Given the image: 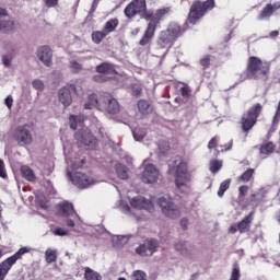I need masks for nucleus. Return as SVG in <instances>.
Here are the masks:
<instances>
[{"mask_svg": "<svg viewBox=\"0 0 280 280\" xmlns=\"http://www.w3.org/2000/svg\"><path fill=\"white\" fill-rule=\"evenodd\" d=\"M118 25L119 21L117 19L110 20L106 22L103 31H105V34L108 36V34H112V32H115V30H117Z\"/></svg>", "mask_w": 280, "mask_h": 280, "instance_id": "obj_31", "label": "nucleus"}, {"mask_svg": "<svg viewBox=\"0 0 280 280\" xmlns=\"http://www.w3.org/2000/svg\"><path fill=\"white\" fill-rule=\"evenodd\" d=\"M170 14L168 8L158 9L154 13L147 11L144 13V19L149 21L148 25H153V28L156 30L159 23H161L162 19H165Z\"/></svg>", "mask_w": 280, "mask_h": 280, "instance_id": "obj_13", "label": "nucleus"}, {"mask_svg": "<svg viewBox=\"0 0 280 280\" xmlns=\"http://www.w3.org/2000/svg\"><path fill=\"white\" fill-rule=\"evenodd\" d=\"M14 137H15L16 143L20 144L21 148L25 145H32V142L34 141V138L32 137V131H30L28 125L19 126L15 129Z\"/></svg>", "mask_w": 280, "mask_h": 280, "instance_id": "obj_11", "label": "nucleus"}, {"mask_svg": "<svg viewBox=\"0 0 280 280\" xmlns=\"http://www.w3.org/2000/svg\"><path fill=\"white\" fill-rule=\"evenodd\" d=\"M220 170H222V161L220 160L210 161V172H212V174H218Z\"/></svg>", "mask_w": 280, "mask_h": 280, "instance_id": "obj_38", "label": "nucleus"}, {"mask_svg": "<svg viewBox=\"0 0 280 280\" xmlns=\"http://www.w3.org/2000/svg\"><path fill=\"white\" fill-rule=\"evenodd\" d=\"M46 264H54L58 259V249L48 248L45 252Z\"/></svg>", "mask_w": 280, "mask_h": 280, "instance_id": "obj_30", "label": "nucleus"}, {"mask_svg": "<svg viewBox=\"0 0 280 280\" xmlns=\"http://www.w3.org/2000/svg\"><path fill=\"white\" fill-rule=\"evenodd\" d=\"M142 182H144L147 185H154L155 183H159V170H156L154 164H144Z\"/></svg>", "mask_w": 280, "mask_h": 280, "instance_id": "obj_15", "label": "nucleus"}, {"mask_svg": "<svg viewBox=\"0 0 280 280\" xmlns=\"http://www.w3.org/2000/svg\"><path fill=\"white\" fill-rule=\"evenodd\" d=\"M103 102L102 96L97 98V95L91 94L88 97L86 103L84 104L85 110H93V108H98V110H102Z\"/></svg>", "mask_w": 280, "mask_h": 280, "instance_id": "obj_22", "label": "nucleus"}, {"mask_svg": "<svg viewBox=\"0 0 280 280\" xmlns=\"http://www.w3.org/2000/svg\"><path fill=\"white\" fill-rule=\"evenodd\" d=\"M32 86L35 91H45V82L40 79H35L32 81Z\"/></svg>", "mask_w": 280, "mask_h": 280, "instance_id": "obj_44", "label": "nucleus"}, {"mask_svg": "<svg viewBox=\"0 0 280 280\" xmlns=\"http://www.w3.org/2000/svg\"><path fill=\"white\" fill-rule=\"evenodd\" d=\"M180 92H182L183 97H189V88L183 86V88H180Z\"/></svg>", "mask_w": 280, "mask_h": 280, "instance_id": "obj_54", "label": "nucleus"}, {"mask_svg": "<svg viewBox=\"0 0 280 280\" xmlns=\"http://www.w3.org/2000/svg\"><path fill=\"white\" fill-rule=\"evenodd\" d=\"M178 36H180V25L177 23H171L167 26V30L160 33V37L158 39L159 49H170Z\"/></svg>", "mask_w": 280, "mask_h": 280, "instance_id": "obj_5", "label": "nucleus"}, {"mask_svg": "<svg viewBox=\"0 0 280 280\" xmlns=\"http://www.w3.org/2000/svg\"><path fill=\"white\" fill-rule=\"evenodd\" d=\"M54 235H58L59 237H65V235H69V231L63 228H56L54 230Z\"/></svg>", "mask_w": 280, "mask_h": 280, "instance_id": "obj_47", "label": "nucleus"}, {"mask_svg": "<svg viewBox=\"0 0 280 280\" xmlns=\"http://www.w3.org/2000/svg\"><path fill=\"white\" fill-rule=\"evenodd\" d=\"M175 187L180 194H189L191 191V175L187 162L180 161L175 165Z\"/></svg>", "mask_w": 280, "mask_h": 280, "instance_id": "obj_4", "label": "nucleus"}, {"mask_svg": "<svg viewBox=\"0 0 280 280\" xmlns=\"http://www.w3.org/2000/svg\"><path fill=\"white\" fill-rule=\"evenodd\" d=\"M139 32H140L139 28H135V30L131 32V34H132L133 36H137V34H139Z\"/></svg>", "mask_w": 280, "mask_h": 280, "instance_id": "obj_60", "label": "nucleus"}, {"mask_svg": "<svg viewBox=\"0 0 280 280\" xmlns=\"http://www.w3.org/2000/svg\"><path fill=\"white\" fill-rule=\"evenodd\" d=\"M70 89H73L74 93L77 95H84V90L82 89L81 84H77V85H70Z\"/></svg>", "mask_w": 280, "mask_h": 280, "instance_id": "obj_49", "label": "nucleus"}, {"mask_svg": "<svg viewBox=\"0 0 280 280\" xmlns=\"http://www.w3.org/2000/svg\"><path fill=\"white\" fill-rule=\"evenodd\" d=\"M174 248L182 257H186L189 259L191 257V249L189 248V244L185 241H178L174 244Z\"/></svg>", "mask_w": 280, "mask_h": 280, "instance_id": "obj_23", "label": "nucleus"}, {"mask_svg": "<svg viewBox=\"0 0 280 280\" xmlns=\"http://www.w3.org/2000/svg\"><path fill=\"white\" fill-rule=\"evenodd\" d=\"M31 250H32V248H30V247H22L13 256H11V257L7 258L4 261H2L0 264V280L5 279L8 272H10V269L12 268V266H14L16 264V261H19V259H21V257H23V255L30 253Z\"/></svg>", "mask_w": 280, "mask_h": 280, "instance_id": "obj_8", "label": "nucleus"}, {"mask_svg": "<svg viewBox=\"0 0 280 280\" xmlns=\"http://www.w3.org/2000/svg\"><path fill=\"white\" fill-rule=\"evenodd\" d=\"M212 8H215V1L214 0H207L206 2L196 1L191 7L188 14V21L192 25H196L202 19L209 10Z\"/></svg>", "mask_w": 280, "mask_h": 280, "instance_id": "obj_6", "label": "nucleus"}, {"mask_svg": "<svg viewBox=\"0 0 280 280\" xmlns=\"http://www.w3.org/2000/svg\"><path fill=\"white\" fill-rule=\"evenodd\" d=\"M129 205L124 202V200L119 199L115 202V208L119 209L121 213H125V215H129V218H133V220H140L139 211H152L154 209V205H152V201L149 199H145V197L138 195L136 197L128 196Z\"/></svg>", "mask_w": 280, "mask_h": 280, "instance_id": "obj_2", "label": "nucleus"}, {"mask_svg": "<svg viewBox=\"0 0 280 280\" xmlns=\"http://www.w3.org/2000/svg\"><path fill=\"white\" fill-rule=\"evenodd\" d=\"M142 89L139 85H133L131 90V94L135 95V97H139L141 95Z\"/></svg>", "mask_w": 280, "mask_h": 280, "instance_id": "obj_52", "label": "nucleus"}, {"mask_svg": "<svg viewBox=\"0 0 280 280\" xmlns=\"http://www.w3.org/2000/svg\"><path fill=\"white\" fill-rule=\"evenodd\" d=\"M237 231H240V229L237 228V225H232L229 230L230 233H237Z\"/></svg>", "mask_w": 280, "mask_h": 280, "instance_id": "obj_58", "label": "nucleus"}, {"mask_svg": "<svg viewBox=\"0 0 280 280\" xmlns=\"http://www.w3.org/2000/svg\"><path fill=\"white\" fill-rule=\"evenodd\" d=\"M240 277H242L240 271V265H234L229 280H240Z\"/></svg>", "mask_w": 280, "mask_h": 280, "instance_id": "obj_43", "label": "nucleus"}, {"mask_svg": "<svg viewBox=\"0 0 280 280\" xmlns=\"http://www.w3.org/2000/svg\"><path fill=\"white\" fill-rule=\"evenodd\" d=\"M255 174V170L249 168L245 171L240 177H238V183H248L252 178L253 175Z\"/></svg>", "mask_w": 280, "mask_h": 280, "instance_id": "obj_37", "label": "nucleus"}, {"mask_svg": "<svg viewBox=\"0 0 280 280\" xmlns=\"http://www.w3.org/2000/svg\"><path fill=\"white\" fill-rule=\"evenodd\" d=\"M4 104L9 108V110H12V105L14 104V98H12V95L5 97Z\"/></svg>", "mask_w": 280, "mask_h": 280, "instance_id": "obj_50", "label": "nucleus"}, {"mask_svg": "<svg viewBox=\"0 0 280 280\" xmlns=\"http://www.w3.org/2000/svg\"><path fill=\"white\" fill-rule=\"evenodd\" d=\"M238 191L240 196H246V194H248V186H241Z\"/></svg>", "mask_w": 280, "mask_h": 280, "instance_id": "obj_55", "label": "nucleus"}, {"mask_svg": "<svg viewBox=\"0 0 280 280\" xmlns=\"http://www.w3.org/2000/svg\"><path fill=\"white\" fill-rule=\"evenodd\" d=\"M248 71L255 78H264L270 71V63L257 57L249 58Z\"/></svg>", "mask_w": 280, "mask_h": 280, "instance_id": "obj_10", "label": "nucleus"}, {"mask_svg": "<svg viewBox=\"0 0 280 280\" xmlns=\"http://www.w3.org/2000/svg\"><path fill=\"white\" fill-rule=\"evenodd\" d=\"M70 128L72 130H78L74 135V139L78 143L79 148H89L90 150H95L97 148V140L93 135H91V131L89 128L84 127V119L82 116H70Z\"/></svg>", "mask_w": 280, "mask_h": 280, "instance_id": "obj_3", "label": "nucleus"}, {"mask_svg": "<svg viewBox=\"0 0 280 280\" xmlns=\"http://www.w3.org/2000/svg\"><path fill=\"white\" fill-rule=\"evenodd\" d=\"M84 277L86 280H102V275L89 267L85 268Z\"/></svg>", "mask_w": 280, "mask_h": 280, "instance_id": "obj_33", "label": "nucleus"}, {"mask_svg": "<svg viewBox=\"0 0 280 280\" xmlns=\"http://www.w3.org/2000/svg\"><path fill=\"white\" fill-rule=\"evenodd\" d=\"M167 152H170V143H167V142H160L158 144V154L163 156V155L167 154Z\"/></svg>", "mask_w": 280, "mask_h": 280, "instance_id": "obj_40", "label": "nucleus"}, {"mask_svg": "<svg viewBox=\"0 0 280 280\" xmlns=\"http://www.w3.org/2000/svg\"><path fill=\"white\" fill-rule=\"evenodd\" d=\"M21 174L24 176L25 180H28V183H36V174H34L32 167L27 165L22 166Z\"/></svg>", "mask_w": 280, "mask_h": 280, "instance_id": "obj_26", "label": "nucleus"}, {"mask_svg": "<svg viewBox=\"0 0 280 280\" xmlns=\"http://www.w3.org/2000/svg\"><path fill=\"white\" fill-rule=\"evenodd\" d=\"M59 102L66 108L71 106L73 97L71 96V89L69 86L61 88L58 92Z\"/></svg>", "mask_w": 280, "mask_h": 280, "instance_id": "obj_21", "label": "nucleus"}, {"mask_svg": "<svg viewBox=\"0 0 280 280\" xmlns=\"http://www.w3.org/2000/svg\"><path fill=\"white\" fill-rule=\"evenodd\" d=\"M148 275L143 270H135L131 275V280H147Z\"/></svg>", "mask_w": 280, "mask_h": 280, "instance_id": "obj_41", "label": "nucleus"}, {"mask_svg": "<svg viewBox=\"0 0 280 280\" xmlns=\"http://www.w3.org/2000/svg\"><path fill=\"white\" fill-rule=\"evenodd\" d=\"M36 56L45 67H51L54 65V51L49 46L39 47Z\"/></svg>", "mask_w": 280, "mask_h": 280, "instance_id": "obj_17", "label": "nucleus"}, {"mask_svg": "<svg viewBox=\"0 0 280 280\" xmlns=\"http://www.w3.org/2000/svg\"><path fill=\"white\" fill-rule=\"evenodd\" d=\"M275 152V144L272 142L266 143L260 148V154H272Z\"/></svg>", "mask_w": 280, "mask_h": 280, "instance_id": "obj_39", "label": "nucleus"}, {"mask_svg": "<svg viewBox=\"0 0 280 280\" xmlns=\"http://www.w3.org/2000/svg\"><path fill=\"white\" fill-rule=\"evenodd\" d=\"M57 215H60L61 218H69L71 215H74L75 210L73 209V203L69 201H62L61 203H58L57 207Z\"/></svg>", "mask_w": 280, "mask_h": 280, "instance_id": "obj_20", "label": "nucleus"}, {"mask_svg": "<svg viewBox=\"0 0 280 280\" xmlns=\"http://www.w3.org/2000/svg\"><path fill=\"white\" fill-rule=\"evenodd\" d=\"M46 5L48 8H55V5H58V0H46Z\"/></svg>", "mask_w": 280, "mask_h": 280, "instance_id": "obj_56", "label": "nucleus"}, {"mask_svg": "<svg viewBox=\"0 0 280 280\" xmlns=\"http://www.w3.org/2000/svg\"><path fill=\"white\" fill-rule=\"evenodd\" d=\"M219 143H220V138H218V137L212 138L208 144L209 150L215 149L219 152V150L221 148V152H224L231 148V145H230L229 148L223 149L222 144H219Z\"/></svg>", "mask_w": 280, "mask_h": 280, "instance_id": "obj_32", "label": "nucleus"}, {"mask_svg": "<svg viewBox=\"0 0 280 280\" xmlns=\"http://www.w3.org/2000/svg\"><path fill=\"white\" fill-rule=\"evenodd\" d=\"M200 65L201 67H209V65H211V57L210 56H206L200 60Z\"/></svg>", "mask_w": 280, "mask_h": 280, "instance_id": "obj_51", "label": "nucleus"}, {"mask_svg": "<svg viewBox=\"0 0 280 280\" xmlns=\"http://www.w3.org/2000/svg\"><path fill=\"white\" fill-rule=\"evenodd\" d=\"M116 174L120 180H127L128 176H130V171L124 164L116 165Z\"/></svg>", "mask_w": 280, "mask_h": 280, "instance_id": "obj_27", "label": "nucleus"}, {"mask_svg": "<svg viewBox=\"0 0 280 280\" xmlns=\"http://www.w3.org/2000/svg\"><path fill=\"white\" fill-rule=\"evenodd\" d=\"M154 32H156V28H154V25L148 24L144 35L139 42V45H141V47H145V45H150V42L152 40V38H154Z\"/></svg>", "mask_w": 280, "mask_h": 280, "instance_id": "obj_25", "label": "nucleus"}, {"mask_svg": "<svg viewBox=\"0 0 280 280\" xmlns=\"http://www.w3.org/2000/svg\"><path fill=\"white\" fill-rule=\"evenodd\" d=\"M261 113V104L254 105L247 113H245L241 119V125L244 132H248L253 129V126L257 124V117Z\"/></svg>", "mask_w": 280, "mask_h": 280, "instance_id": "obj_9", "label": "nucleus"}, {"mask_svg": "<svg viewBox=\"0 0 280 280\" xmlns=\"http://www.w3.org/2000/svg\"><path fill=\"white\" fill-rule=\"evenodd\" d=\"M2 63L4 65V67H10V65H12V58L4 56L2 58Z\"/></svg>", "mask_w": 280, "mask_h": 280, "instance_id": "obj_53", "label": "nucleus"}, {"mask_svg": "<svg viewBox=\"0 0 280 280\" xmlns=\"http://www.w3.org/2000/svg\"><path fill=\"white\" fill-rule=\"evenodd\" d=\"M280 9V2L272 4H267L261 13L258 15L259 21H266V19H270L272 16L273 12H277V10Z\"/></svg>", "mask_w": 280, "mask_h": 280, "instance_id": "obj_24", "label": "nucleus"}, {"mask_svg": "<svg viewBox=\"0 0 280 280\" xmlns=\"http://www.w3.org/2000/svg\"><path fill=\"white\" fill-rule=\"evenodd\" d=\"M270 36H271V38H276V36H279V32L278 31H272L270 33Z\"/></svg>", "mask_w": 280, "mask_h": 280, "instance_id": "obj_59", "label": "nucleus"}, {"mask_svg": "<svg viewBox=\"0 0 280 280\" xmlns=\"http://www.w3.org/2000/svg\"><path fill=\"white\" fill-rule=\"evenodd\" d=\"M70 69L71 71H73L74 73H79V71H82V65L79 63L75 60L70 61Z\"/></svg>", "mask_w": 280, "mask_h": 280, "instance_id": "obj_45", "label": "nucleus"}, {"mask_svg": "<svg viewBox=\"0 0 280 280\" xmlns=\"http://www.w3.org/2000/svg\"><path fill=\"white\" fill-rule=\"evenodd\" d=\"M63 152L65 154H67V147H63Z\"/></svg>", "mask_w": 280, "mask_h": 280, "instance_id": "obj_61", "label": "nucleus"}, {"mask_svg": "<svg viewBox=\"0 0 280 280\" xmlns=\"http://www.w3.org/2000/svg\"><path fill=\"white\" fill-rule=\"evenodd\" d=\"M2 255H3V252L0 249V259H1Z\"/></svg>", "mask_w": 280, "mask_h": 280, "instance_id": "obj_62", "label": "nucleus"}, {"mask_svg": "<svg viewBox=\"0 0 280 280\" xmlns=\"http://www.w3.org/2000/svg\"><path fill=\"white\" fill-rule=\"evenodd\" d=\"M67 162V173L68 178L71 180L75 187L79 189H86V187H91V185H95V178L82 173L78 172V167H82L84 160L80 158H75V153H71L66 156Z\"/></svg>", "mask_w": 280, "mask_h": 280, "instance_id": "obj_1", "label": "nucleus"}, {"mask_svg": "<svg viewBox=\"0 0 280 280\" xmlns=\"http://www.w3.org/2000/svg\"><path fill=\"white\" fill-rule=\"evenodd\" d=\"M14 30V21L8 16L5 9H0V32H12Z\"/></svg>", "mask_w": 280, "mask_h": 280, "instance_id": "obj_19", "label": "nucleus"}, {"mask_svg": "<svg viewBox=\"0 0 280 280\" xmlns=\"http://www.w3.org/2000/svg\"><path fill=\"white\" fill-rule=\"evenodd\" d=\"M106 36L107 35H106L105 31H95L92 33V40L96 45H100V43H102V40H104V38H106Z\"/></svg>", "mask_w": 280, "mask_h": 280, "instance_id": "obj_35", "label": "nucleus"}, {"mask_svg": "<svg viewBox=\"0 0 280 280\" xmlns=\"http://www.w3.org/2000/svg\"><path fill=\"white\" fill-rule=\"evenodd\" d=\"M0 215H1V209H0Z\"/></svg>", "mask_w": 280, "mask_h": 280, "instance_id": "obj_63", "label": "nucleus"}, {"mask_svg": "<svg viewBox=\"0 0 280 280\" xmlns=\"http://www.w3.org/2000/svg\"><path fill=\"white\" fill-rule=\"evenodd\" d=\"M132 135H133V139L135 141H143V139L145 138V130L141 127L135 128L132 130Z\"/></svg>", "mask_w": 280, "mask_h": 280, "instance_id": "obj_36", "label": "nucleus"}, {"mask_svg": "<svg viewBox=\"0 0 280 280\" xmlns=\"http://www.w3.org/2000/svg\"><path fill=\"white\" fill-rule=\"evenodd\" d=\"M250 224V215L245 217L238 224V231L240 233H246L248 231Z\"/></svg>", "mask_w": 280, "mask_h": 280, "instance_id": "obj_34", "label": "nucleus"}, {"mask_svg": "<svg viewBox=\"0 0 280 280\" xmlns=\"http://www.w3.org/2000/svg\"><path fill=\"white\" fill-rule=\"evenodd\" d=\"M145 0H133L125 9V15L127 19H132L137 14H145Z\"/></svg>", "mask_w": 280, "mask_h": 280, "instance_id": "obj_14", "label": "nucleus"}, {"mask_svg": "<svg viewBox=\"0 0 280 280\" xmlns=\"http://www.w3.org/2000/svg\"><path fill=\"white\" fill-rule=\"evenodd\" d=\"M0 178H8V172H5V163H3V160H0Z\"/></svg>", "mask_w": 280, "mask_h": 280, "instance_id": "obj_48", "label": "nucleus"}, {"mask_svg": "<svg viewBox=\"0 0 280 280\" xmlns=\"http://www.w3.org/2000/svg\"><path fill=\"white\" fill-rule=\"evenodd\" d=\"M36 203L42 209H47V199L45 197L37 196L36 197Z\"/></svg>", "mask_w": 280, "mask_h": 280, "instance_id": "obj_46", "label": "nucleus"}, {"mask_svg": "<svg viewBox=\"0 0 280 280\" xmlns=\"http://www.w3.org/2000/svg\"><path fill=\"white\" fill-rule=\"evenodd\" d=\"M158 207H160L163 215L166 218H178L180 215V208L172 202V198L168 195H161L156 198Z\"/></svg>", "mask_w": 280, "mask_h": 280, "instance_id": "obj_7", "label": "nucleus"}, {"mask_svg": "<svg viewBox=\"0 0 280 280\" xmlns=\"http://www.w3.org/2000/svg\"><path fill=\"white\" fill-rule=\"evenodd\" d=\"M97 73H103V75L94 77L96 82H104L108 80V78H113L117 71L115 70V66L110 63H102L96 68Z\"/></svg>", "mask_w": 280, "mask_h": 280, "instance_id": "obj_16", "label": "nucleus"}, {"mask_svg": "<svg viewBox=\"0 0 280 280\" xmlns=\"http://www.w3.org/2000/svg\"><path fill=\"white\" fill-rule=\"evenodd\" d=\"M67 226H70V229H73V226H75V222L71 219H69L67 222H66Z\"/></svg>", "mask_w": 280, "mask_h": 280, "instance_id": "obj_57", "label": "nucleus"}, {"mask_svg": "<svg viewBox=\"0 0 280 280\" xmlns=\"http://www.w3.org/2000/svg\"><path fill=\"white\" fill-rule=\"evenodd\" d=\"M112 244L114 248H121V246H126V244H128V236L114 235L112 236Z\"/></svg>", "mask_w": 280, "mask_h": 280, "instance_id": "obj_28", "label": "nucleus"}, {"mask_svg": "<svg viewBox=\"0 0 280 280\" xmlns=\"http://www.w3.org/2000/svg\"><path fill=\"white\" fill-rule=\"evenodd\" d=\"M101 102H103V105H101L102 109L101 110H106L107 113H119V103L113 95L110 94H104L102 96Z\"/></svg>", "mask_w": 280, "mask_h": 280, "instance_id": "obj_18", "label": "nucleus"}, {"mask_svg": "<svg viewBox=\"0 0 280 280\" xmlns=\"http://www.w3.org/2000/svg\"><path fill=\"white\" fill-rule=\"evenodd\" d=\"M156 250H159V241L154 238L145 241L136 248V253L140 255V257H152Z\"/></svg>", "mask_w": 280, "mask_h": 280, "instance_id": "obj_12", "label": "nucleus"}, {"mask_svg": "<svg viewBox=\"0 0 280 280\" xmlns=\"http://www.w3.org/2000/svg\"><path fill=\"white\" fill-rule=\"evenodd\" d=\"M138 110L142 115H149V113H152V105H150V102L145 100H140L138 102Z\"/></svg>", "mask_w": 280, "mask_h": 280, "instance_id": "obj_29", "label": "nucleus"}, {"mask_svg": "<svg viewBox=\"0 0 280 280\" xmlns=\"http://www.w3.org/2000/svg\"><path fill=\"white\" fill-rule=\"evenodd\" d=\"M230 185H231V180H229V179L221 183V185L219 187V191H218L219 198H222V196H224V191H226V189H229Z\"/></svg>", "mask_w": 280, "mask_h": 280, "instance_id": "obj_42", "label": "nucleus"}]
</instances>
